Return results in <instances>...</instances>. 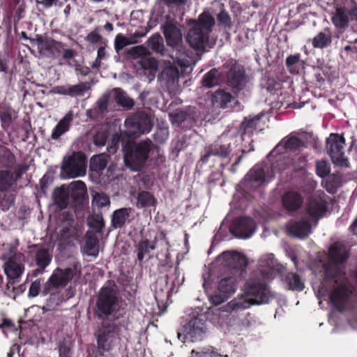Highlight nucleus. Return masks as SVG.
<instances>
[{"label":"nucleus","mask_w":357,"mask_h":357,"mask_svg":"<svg viewBox=\"0 0 357 357\" xmlns=\"http://www.w3.org/2000/svg\"><path fill=\"white\" fill-rule=\"evenodd\" d=\"M121 298L119 295V289L114 280H109L100 289L96 300L93 314L99 320H105L114 314H126L123 309L120 310Z\"/></svg>","instance_id":"1"},{"label":"nucleus","mask_w":357,"mask_h":357,"mask_svg":"<svg viewBox=\"0 0 357 357\" xmlns=\"http://www.w3.org/2000/svg\"><path fill=\"white\" fill-rule=\"evenodd\" d=\"M246 295L253 298L237 301L231 300L221 307L222 312H231L243 310L251 305L267 303L271 296L267 284L261 278H250L245 284Z\"/></svg>","instance_id":"2"},{"label":"nucleus","mask_w":357,"mask_h":357,"mask_svg":"<svg viewBox=\"0 0 357 357\" xmlns=\"http://www.w3.org/2000/svg\"><path fill=\"white\" fill-rule=\"evenodd\" d=\"M86 197V186L82 181H73L68 185H63L53 192L54 204L61 210L66 208L69 204L76 211L82 209Z\"/></svg>","instance_id":"3"},{"label":"nucleus","mask_w":357,"mask_h":357,"mask_svg":"<svg viewBox=\"0 0 357 357\" xmlns=\"http://www.w3.org/2000/svg\"><path fill=\"white\" fill-rule=\"evenodd\" d=\"M123 318V314L119 313L113 318L112 321L103 320L101 325L98 328L96 333L97 341V347L100 355H103L105 352L111 351L117 339H120L121 328L128 329L130 321L128 318L119 320Z\"/></svg>","instance_id":"4"},{"label":"nucleus","mask_w":357,"mask_h":357,"mask_svg":"<svg viewBox=\"0 0 357 357\" xmlns=\"http://www.w3.org/2000/svg\"><path fill=\"white\" fill-rule=\"evenodd\" d=\"M240 152L241 155L238 156L232 167L239 164L244 151L241 146H238L236 137L227 138L222 136L218 140L205 148V153L201 156L200 161L206 164L208 162L211 156H215L222 160L228 158L229 162L231 160V155H238Z\"/></svg>","instance_id":"5"},{"label":"nucleus","mask_w":357,"mask_h":357,"mask_svg":"<svg viewBox=\"0 0 357 357\" xmlns=\"http://www.w3.org/2000/svg\"><path fill=\"white\" fill-rule=\"evenodd\" d=\"M150 151V143L146 141L123 142L122 151L125 165L132 171H141L149 158Z\"/></svg>","instance_id":"6"},{"label":"nucleus","mask_w":357,"mask_h":357,"mask_svg":"<svg viewBox=\"0 0 357 357\" xmlns=\"http://www.w3.org/2000/svg\"><path fill=\"white\" fill-rule=\"evenodd\" d=\"M31 43L33 45L36 43L40 53H47L51 57H57L62 54L61 60L63 61V63L68 66H73L70 60L77 55V52L71 48H66L65 43L52 38H44L38 34L36 35L35 39L31 40Z\"/></svg>","instance_id":"7"},{"label":"nucleus","mask_w":357,"mask_h":357,"mask_svg":"<svg viewBox=\"0 0 357 357\" xmlns=\"http://www.w3.org/2000/svg\"><path fill=\"white\" fill-rule=\"evenodd\" d=\"M223 79L231 92L238 96L249 82V77L243 66L235 60L230 61L223 66Z\"/></svg>","instance_id":"8"},{"label":"nucleus","mask_w":357,"mask_h":357,"mask_svg":"<svg viewBox=\"0 0 357 357\" xmlns=\"http://www.w3.org/2000/svg\"><path fill=\"white\" fill-rule=\"evenodd\" d=\"M80 263L75 262L72 267L57 268L45 283L42 290L43 296L47 295L54 288L66 287L75 277L80 275Z\"/></svg>","instance_id":"9"},{"label":"nucleus","mask_w":357,"mask_h":357,"mask_svg":"<svg viewBox=\"0 0 357 357\" xmlns=\"http://www.w3.org/2000/svg\"><path fill=\"white\" fill-rule=\"evenodd\" d=\"M329 197L323 191L311 195L305 202L304 214L312 223L317 225L319 220L328 212Z\"/></svg>","instance_id":"10"},{"label":"nucleus","mask_w":357,"mask_h":357,"mask_svg":"<svg viewBox=\"0 0 357 357\" xmlns=\"http://www.w3.org/2000/svg\"><path fill=\"white\" fill-rule=\"evenodd\" d=\"M207 327L205 316L200 314L191 318L177 332L178 340L192 342L202 341L206 333Z\"/></svg>","instance_id":"11"},{"label":"nucleus","mask_w":357,"mask_h":357,"mask_svg":"<svg viewBox=\"0 0 357 357\" xmlns=\"http://www.w3.org/2000/svg\"><path fill=\"white\" fill-rule=\"evenodd\" d=\"M127 52L137 60L136 63L142 69L148 71L149 79H153L158 69V61L152 56L151 52L143 45L132 47L128 50Z\"/></svg>","instance_id":"12"},{"label":"nucleus","mask_w":357,"mask_h":357,"mask_svg":"<svg viewBox=\"0 0 357 357\" xmlns=\"http://www.w3.org/2000/svg\"><path fill=\"white\" fill-rule=\"evenodd\" d=\"M153 126L151 116L144 111L137 112L125 121V126L128 130L130 135L135 137L142 134L149 133Z\"/></svg>","instance_id":"13"},{"label":"nucleus","mask_w":357,"mask_h":357,"mask_svg":"<svg viewBox=\"0 0 357 357\" xmlns=\"http://www.w3.org/2000/svg\"><path fill=\"white\" fill-rule=\"evenodd\" d=\"M345 139L342 135L331 133L326 139V150L333 162L342 167L348 166V159L344 156Z\"/></svg>","instance_id":"14"},{"label":"nucleus","mask_w":357,"mask_h":357,"mask_svg":"<svg viewBox=\"0 0 357 357\" xmlns=\"http://www.w3.org/2000/svg\"><path fill=\"white\" fill-rule=\"evenodd\" d=\"M86 157L84 153L73 152L64 158L61 169L69 178L82 176L86 173Z\"/></svg>","instance_id":"15"},{"label":"nucleus","mask_w":357,"mask_h":357,"mask_svg":"<svg viewBox=\"0 0 357 357\" xmlns=\"http://www.w3.org/2000/svg\"><path fill=\"white\" fill-rule=\"evenodd\" d=\"M270 167L267 165H255L245 176L242 185L245 190L252 191L261 187L266 181Z\"/></svg>","instance_id":"16"},{"label":"nucleus","mask_w":357,"mask_h":357,"mask_svg":"<svg viewBox=\"0 0 357 357\" xmlns=\"http://www.w3.org/2000/svg\"><path fill=\"white\" fill-rule=\"evenodd\" d=\"M257 224L253 218L247 216L237 217L233 220L229 232L236 238L246 239L256 231Z\"/></svg>","instance_id":"17"},{"label":"nucleus","mask_w":357,"mask_h":357,"mask_svg":"<svg viewBox=\"0 0 357 357\" xmlns=\"http://www.w3.org/2000/svg\"><path fill=\"white\" fill-rule=\"evenodd\" d=\"M236 290V279L229 276L222 278L218 287V291L211 295L209 301L213 305H219L227 300Z\"/></svg>","instance_id":"18"},{"label":"nucleus","mask_w":357,"mask_h":357,"mask_svg":"<svg viewBox=\"0 0 357 357\" xmlns=\"http://www.w3.org/2000/svg\"><path fill=\"white\" fill-rule=\"evenodd\" d=\"M162 29L167 45L176 47L182 42V33L178 22L170 17H167L165 22L162 25Z\"/></svg>","instance_id":"19"},{"label":"nucleus","mask_w":357,"mask_h":357,"mask_svg":"<svg viewBox=\"0 0 357 357\" xmlns=\"http://www.w3.org/2000/svg\"><path fill=\"white\" fill-rule=\"evenodd\" d=\"M287 290L302 291L305 289V282L296 273L288 272L282 265L277 266L276 268Z\"/></svg>","instance_id":"20"},{"label":"nucleus","mask_w":357,"mask_h":357,"mask_svg":"<svg viewBox=\"0 0 357 357\" xmlns=\"http://www.w3.org/2000/svg\"><path fill=\"white\" fill-rule=\"evenodd\" d=\"M352 291L346 284H340L333 289L329 296L332 305L340 312L346 310V305Z\"/></svg>","instance_id":"21"},{"label":"nucleus","mask_w":357,"mask_h":357,"mask_svg":"<svg viewBox=\"0 0 357 357\" xmlns=\"http://www.w3.org/2000/svg\"><path fill=\"white\" fill-rule=\"evenodd\" d=\"M189 26L190 28L186 36L187 43L196 50H205L208 47L210 34L194 25Z\"/></svg>","instance_id":"22"},{"label":"nucleus","mask_w":357,"mask_h":357,"mask_svg":"<svg viewBox=\"0 0 357 357\" xmlns=\"http://www.w3.org/2000/svg\"><path fill=\"white\" fill-rule=\"evenodd\" d=\"M91 86V83L89 82H79L74 85H60L54 86L51 93L70 97H82L90 90Z\"/></svg>","instance_id":"23"},{"label":"nucleus","mask_w":357,"mask_h":357,"mask_svg":"<svg viewBox=\"0 0 357 357\" xmlns=\"http://www.w3.org/2000/svg\"><path fill=\"white\" fill-rule=\"evenodd\" d=\"M310 220H301L290 221L287 224L288 234L298 238H305L312 232Z\"/></svg>","instance_id":"24"},{"label":"nucleus","mask_w":357,"mask_h":357,"mask_svg":"<svg viewBox=\"0 0 357 357\" xmlns=\"http://www.w3.org/2000/svg\"><path fill=\"white\" fill-rule=\"evenodd\" d=\"M281 147L287 151L296 152L300 151L303 148L306 147V144L303 139L296 137L293 132H291L280 142L275 148L270 153V155H273Z\"/></svg>","instance_id":"25"},{"label":"nucleus","mask_w":357,"mask_h":357,"mask_svg":"<svg viewBox=\"0 0 357 357\" xmlns=\"http://www.w3.org/2000/svg\"><path fill=\"white\" fill-rule=\"evenodd\" d=\"M335 12L331 17L333 25L338 29L344 30L349 24L350 10L344 3H335Z\"/></svg>","instance_id":"26"},{"label":"nucleus","mask_w":357,"mask_h":357,"mask_svg":"<svg viewBox=\"0 0 357 357\" xmlns=\"http://www.w3.org/2000/svg\"><path fill=\"white\" fill-rule=\"evenodd\" d=\"M134 212L135 210L130 207H124L115 210L112 215V226L115 229L122 228L126 223H130L134 219L133 216L131 217Z\"/></svg>","instance_id":"27"},{"label":"nucleus","mask_w":357,"mask_h":357,"mask_svg":"<svg viewBox=\"0 0 357 357\" xmlns=\"http://www.w3.org/2000/svg\"><path fill=\"white\" fill-rule=\"evenodd\" d=\"M303 203L302 195L296 191L289 190L282 197V206L289 212L298 211Z\"/></svg>","instance_id":"28"},{"label":"nucleus","mask_w":357,"mask_h":357,"mask_svg":"<svg viewBox=\"0 0 357 357\" xmlns=\"http://www.w3.org/2000/svg\"><path fill=\"white\" fill-rule=\"evenodd\" d=\"M215 24V19L208 11L202 13L197 19H190L188 21V25H194L209 34L212 32Z\"/></svg>","instance_id":"29"},{"label":"nucleus","mask_w":357,"mask_h":357,"mask_svg":"<svg viewBox=\"0 0 357 357\" xmlns=\"http://www.w3.org/2000/svg\"><path fill=\"white\" fill-rule=\"evenodd\" d=\"M330 261L335 264L345 262L349 258V254L345 245L340 242H335L328 250Z\"/></svg>","instance_id":"30"},{"label":"nucleus","mask_w":357,"mask_h":357,"mask_svg":"<svg viewBox=\"0 0 357 357\" xmlns=\"http://www.w3.org/2000/svg\"><path fill=\"white\" fill-rule=\"evenodd\" d=\"M235 100V97L224 89H218L212 96V103L214 107L226 109L231 107V102Z\"/></svg>","instance_id":"31"},{"label":"nucleus","mask_w":357,"mask_h":357,"mask_svg":"<svg viewBox=\"0 0 357 357\" xmlns=\"http://www.w3.org/2000/svg\"><path fill=\"white\" fill-rule=\"evenodd\" d=\"M73 120V112L69 111L54 128L51 135V138L54 140H57L60 138L61 136L70 130Z\"/></svg>","instance_id":"32"},{"label":"nucleus","mask_w":357,"mask_h":357,"mask_svg":"<svg viewBox=\"0 0 357 357\" xmlns=\"http://www.w3.org/2000/svg\"><path fill=\"white\" fill-rule=\"evenodd\" d=\"M35 261L38 267L33 272V275L36 277L38 273H43L45 268L49 266L52 261V256L49 250L45 248L38 249L35 254Z\"/></svg>","instance_id":"33"},{"label":"nucleus","mask_w":357,"mask_h":357,"mask_svg":"<svg viewBox=\"0 0 357 357\" xmlns=\"http://www.w3.org/2000/svg\"><path fill=\"white\" fill-rule=\"evenodd\" d=\"M85 243L84 245V252L86 255L96 257L99 254L98 238L96 234L92 231H88L85 234Z\"/></svg>","instance_id":"34"},{"label":"nucleus","mask_w":357,"mask_h":357,"mask_svg":"<svg viewBox=\"0 0 357 357\" xmlns=\"http://www.w3.org/2000/svg\"><path fill=\"white\" fill-rule=\"evenodd\" d=\"M222 81H224L223 70L220 71L217 68H212L203 76L202 84L206 88H212L219 85Z\"/></svg>","instance_id":"35"},{"label":"nucleus","mask_w":357,"mask_h":357,"mask_svg":"<svg viewBox=\"0 0 357 357\" xmlns=\"http://www.w3.org/2000/svg\"><path fill=\"white\" fill-rule=\"evenodd\" d=\"M156 243V239L151 241L147 238H142L136 245L137 259L142 261L146 255H149L151 250L155 249Z\"/></svg>","instance_id":"36"},{"label":"nucleus","mask_w":357,"mask_h":357,"mask_svg":"<svg viewBox=\"0 0 357 357\" xmlns=\"http://www.w3.org/2000/svg\"><path fill=\"white\" fill-rule=\"evenodd\" d=\"M157 199L153 194L149 191L143 190L139 192L137 198L136 206L138 208H147L150 206H156Z\"/></svg>","instance_id":"37"},{"label":"nucleus","mask_w":357,"mask_h":357,"mask_svg":"<svg viewBox=\"0 0 357 357\" xmlns=\"http://www.w3.org/2000/svg\"><path fill=\"white\" fill-rule=\"evenodd\" d=\"M147 45L156 54H159L161 56L166 54L167 50L165 47L162 38L158 33H155L149 38Z\"/></svg>","instance_id":"38"},{"label":"nucleus","mask_w":357,"mask_h":357,"mask_svg":"<svg viewBox=\"0 0 357 357\" xmlns=\"http://www.w3.org/2000/svg\"><path fill=\"white\" fill-rule=\"evenodd\" d=\"M218 349L212 346L199 347L192 349L190 357H221Z\"/></svg>","instance_id":"39"},{"label":"nucleus","mask_w":357,"mask_h":357,"mask_svg":"<svg viewBox=\"0 0 357 357\" xmlns=\"http://www.w3.org/2000/svg\"><path fill=\"white\" fill-rule=\"evenodd\" d=\"M14 184L13 173L8 169L0 170V192L8 190Z\"/></svg>","instance_id":"40"},{"label":"nucleus","mask_w":357,"mask_h":357,"mask_svg":"<svg viewBox=\"0 0 357 357\" xmlns=\"http://www.w3.org/2000/svg\"><path fill=\"white\" fill-rule=\"evenodd\" d=\"M107 157L104 154L94 155L90 160V170L96 172H100L105 169L107 165Z\"/></svg>","instance_id":"41"},{"label":"nucleus","mask_w":357,"mask_h":357,"mask_svg":"<svg viewBox=\"0 0 357 357\" xmlns=\"http://www.w3.org/2000/svg\"><path fill=\"white\" fill-rule=\"evenodd\" d=\"M332 38L330 33L319 32L312 40V45L314 48L324 49L331 45Z\"/></svg>","instance_id":"42"},{"label":"nucleus","mask_w":357,"mask_h":357,"mask_svg":"<svg viewBox=\"0 0 357 357\" xmlns=\"http://www.w3.org/2000/svg\"><path fill=\"white\" fill-rule=\"evenodd\" d=\"M87 223L95 233H102V229L105 227V220L102 214L100 213L92 215L88 218Z\"/></svg>","instance_id":"43"},{"label":"nucleus","mask_w":357,"mask_h":357,"mask_svg":"<svg viewBox=\"0 0 357 357\" xmlns=\"http://www.w3.org/2000/svg\"><path fill=\"white\" fill-rule=\"evenodd\" d=\"M114 91V100L115 102L124 107H132L134 105V101L128 98L126 92L120 88L115 89Z\"/></svg>","instance_id":"44"},{"label":"nucleus","mask_w":357,"mask_h":357,"mask_svg":"<svg viewBox=\"0 0 357 357\" xmlns=\"http://www.w3.org/2000/svg\"><path fill=\"white\" fill-rule=\"evenodd\" d=\"M48 294H50L49 298H47L45 305L42 307L44 311L54 310L64 301V298L59 293H54L51 291Z\"/></svg>","instance_id":"45"},{"label":"nucleus","mask_w":357,"mask_h":357,"mask_svg":"<svg viewBox=\"0 0 357 357\" xmlns=\"http://www.w3.org/2000/svg\"><path fill=\"white\" fill-rule=\"evenodd\" d=\"M261 117V115H256L250 119H245L240 127L241 135H243L247 133L252 132L253 130L256 128L259 123Z\"/></svg>","instance_id":"46"},{"label":"nucleus","mask_w":357,"mask_h":357,"mask_svg":"<svg viewBox=\"0 0 357 357\" xmlns=\"http://www.w3.org/2000/svg\"><path fill=\"white\" fill-rule=\"evenodd\" d=\"M342 185V178L340 176L330 175L325 182L324 188L331 194L335 193Z\"/></svg>","instance_id":"47"},{"label":"nucleus","mask_w":357,"mask_h":357,"mask_svg":"<svg viewBox=\"0 0 357 357\" xmlns=\"http://www.w3.org/2000/svg\"><path fill=\"white\" fill-rule=\"evenodd\" d=\"M163 76L165 77L167 83L174 85L178 83L179 78V71L176 66L167 67L162 73Z\"/></svg>","instance_id":"48"},{"label":"nucleus","mask_w":357,"mask_h":357,"mask_svg":"<svg viewBox=\"0 0 357 357\" xmlns=\"http://www.w3.org/2000/svg\"><path fill=\"white\" fill-rule=\"evenodd\" d=\"M337 264L332 263L331 261L324 265L325 278L329 280H335L340 275V269Z\"/></svg>","instance_id":"49"},{"label":"nucleus","mask_w":357,"mask_h":357,"mask_svg":"<svg viewBox=\"0 0 357 357\" xmlns=\"http://www.w3.org/2000/svg\"><path fill=\"white\" fill-rule=\"evenodd\" d=\"M229 266L234 269L243 270L247 266L246 259L243 255L235 253L231 256Z\"/></svg>","instance_id":"50"},{"label":"nucleus","mask_w":357,"mask_h":357,"mask_svg":"<svg viewBox=\"0 0 357 357\" xmlns=\"http://www.w3.org/2000/svg\"><path fill=\"white\" fill-rule=\"evenodd\" d=\"M181 273L178 270V268L176 267L174 268L172 273L167 274L165 275V282L166 284H168L169 281L172 280L171 285H170V290H173L174 287L176 286H180L183 281L184 280L183 278L181 279V280H179Z\"/></svg>","instance_id":"51"},{"label":"nucleus","mask_w":357,"mask_h":357,"mask_svg":"<svg viewBox=\"0 0 357 357\" xmlns=\"http://www.w3.org/2000/svg\"><path fill=\"white\" fill-rule=\"evenodd\" d=\"M13 112L11 107H8L0 111V119L3 128H8L13 122Z\"/></svg>","instance_id":"52"},{"label":"nucleus","mask_w":357,"mask_h":357,"mask_svg":"<svg viewBox=\"0 0 357 357\" xmlns=\"http://www.w3.org/2000/svg\"><path fill=\"white\" fill-rule=\"evenodd\" d=\"M299 63L301 65L303 64V61L301 60V54L299 53L291 54L286 58L285 64L291 73L296 71L294 66Z\"/></svg>","instance_id":"53"},{"label":"nucleus","mask_w":357,"mask_h":357,"mask_svg":"<svg viewBox=\"0 0 357 357\" xmlns=\"http://www.w3.org/2000/svg\"><path fill=\"white\" fill-rule=\"evenodd\" d=\"M307 163L306 157L303 155H298L291 159V165L294 171L303 170Z\"/></svg>","instance_id":"54"},{"label":"nucleus","mask_w":357,"mask_h":357,"mask_svg":"<svg viewBox=\"0 0 357 357\" xmlns=\"http://www.w3.org/2000/svg\"><path fill=\"white\" fill-rule=\"evenodd\" d=\"M135 43V41H130L121 33H119L116 35L114 40V48L116 52H119L120 50H123L125 47Z\"/></svg>","instance_id":"55"},{"label":"nucleus","mask_w":357,"mask_h":357,"mask_svg":"<svg viewBox=\"0 0 357 357\" xmlns=\"http://www.w3.org/2000/svg\"><path fill=\"white\" fill-rule=\"evenodd\" d=\"M173 121L178 124H182L185 121H190L192 119L191 114L183 110H176L172 114Z\"/></svg>","instance_id":"56"},{"label":"nucleus","mask_w":357,"mask_h":357,"mask_svg":"<svg viewBox=\"0 0 357 357\" xmlns=\"http://www.w3.org/2000/svg\"><path fill=\"white\" fill-rule=\"evenodd\" d=\"M108 138L107 132L103 130L96 132L93 136V143L98 147L105 145Z\"/></svg>","instance_id":"57"},{"label":"nucleus","mask_w":357,"mask_h":357,"mask_svg":"<svg viewBox=\"0 0 357 357\" xmlns=\"http://www.w3.org/2000/svg\"><path fill=\"white\" fill-rule=\"evenodd\" d=\"M3 167L8 169H13L16 163L15 155L9 150L4 152L2 155Z\"/></svg>","instance_id":"58"},{"label":"nucleus","mask_w":357,"mask_h":357,"mask_svg":"<svg viewBox=\"0 0 357 357\" xmlns=\"http://www.w3.org/2000/svg\"><path fill=\"white\" fill-rule=\"evenodd\" d=\"M218 23L225 27L231 28V19L229 14L225 10H222L217 15Z\"/></svg>","instance_id":"59"},{"label":"nucleus","mask_w":357,"mask_h":357,"mask_svg":"<svg viewBox=\"0 0 357 357\" xmlns=\"http://www.w3.org/2000/svg\"><path fill=\"white\" fill-rule=\"evenodd\" d=\"M93 202H95L98 207L102 208L109 206L110 199L109 197L104 193H97L93 197Z\"/></svg>","instance_id":"60"},{"label":"nucleus","mask_w":357,"mask_h":357,"mask_svg":"<svg viewBox=\"0 0 357 357\" xmlns=\"http://www.w3.org/2000/svg\"><path fill=\"white\" fill-rule=\"evenodd\" d=\"M42 282V279H37L31 283L28 294L29 298L36 297L39 294Z\"/></svg>","instance_id":"61"},{"label":"nucleus","mask_w":357,"mask_h":357,"mask_svg":"<svg viewBox=\"0 0 357 357\" xmlns=\"http://www.w3.org/2000/svg\"><path fill=\"white\" fill-rule=\"evenodd\" d=\"M329 167L325 161L322 160L317 162L316 173L319 176L324 178L329 174Z\"/></svg>","instance_id":"62"},{"label":"nucleus","mask_w":357,"mask_h":357,"mask_svg":"<svg viewBox=\"0 0 357 357\" xmlns=\"http://www.w3.org/2000/svg\"><path fill=\"white\" fill-rule=\"evenodd\" d=\"M98 28H96L93 31H91L88 35L86 36L85 40L91 43V44H96L99 43L102 40V36L98 33Z\"/></svg>","instance_id":"63"},{"label":"nucleus","mask_w":357,"mask_h":357,"mask_svg":"<svg viewBox=\"0 0 357 357\" xmlns=\"http://www.w3.org/2000/svg\"><path fill=\"white\" fill-rule=\"evenodd\" d=\"M29 166L26 165L20 164L17 166L15 172H13L14 175L15 183L17 181L20 179L23 174L28 170Z\"/></svg>","instance_id":"64"}]
</instances>
